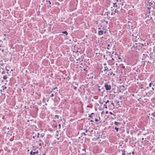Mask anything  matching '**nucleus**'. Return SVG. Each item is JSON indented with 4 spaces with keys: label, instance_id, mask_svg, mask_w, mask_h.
Listing matches in <instances>:
<instances>
[{
    "label": "nucleus",
    "instance_id": "52",
    "mask_svg": "<svg viewBox=\"0 0 155 155\" xmlns=\"http://www.w3.org/2000/svg\"><path fill=\"white\" fill-rule=\"evenodd\" d=\"M118 57V59H120V58H120V57Z\"/></svg>",
    "mask_w": 155,
    "mask_h": 155
},
{
    "label": "nucleus",
    "instance_id": "25",
    "mask_svg": "<svg viewBox=\"0 0 155 155\" xmlns=\"http://www.w3.org/2000/svg\"><path fill=\"white\" fill-rule=\"evenodd\" d=\"M152 84V83L151 82H150V83L149 84V87H151V85Z\"/></svg>",
    "mask_w": 155,
    "mask_h": 155
},
{
    "label": "nucleus",
    "instance_id": "8",
    "mask_svg": "<svg viewBox=\"0 0 155 155\" xmlns=\"http://www.w3.org/2000/svg\"><path fill=\"white\" fill-rule=\"evenodd\" d=\"M7 76L6 75H5L3 76V79H4V80H5L7 78Z\"/></svg>",
    "mask_w": 155,
    "mask_h": 155
},
{
    "label": "nucleus",
    "instance_id": "19",
    "mask_svg": "<svg viewBox=\"0 0 155 155\" xmlns=\"http://www.w3.org/2000/svg\"><path fill=\"white\" fill-rule=\"evenodd\" d=\"M46 1L47 2H48L49 3V4L50 5H51V3L50 1H48V0H46Z\"/></svg>",
    "mask_w": 155,
    "mask_h": 155
},
{
    "label": "nucleus",
    "instance_id": "18",
    "mask_svg": "<svg viewBox=\"0 0 155 155\" xmlns=\"http://www.w3.org/2000/svg\"><path fill=\"white\" fill-rule=\"evenodd\" d=\"M89 118H88V119H89H89H90V118H92V116H91V115H89Z\"/></svg>",
    "mask_w": 155,
    "mask_h": 155
},
{
    "label": "nucleus",
    "instance_id": "48",
    "mask_svg": "<svg viewBox=\"0 0 155 155\" xmlns=\"http://www.w3.org/2000/svg\"><path fill=\"white\" fill-rule=\"evenodd\" d=\"M153 0V2L154 3H155V0Z\"/></svg>",
    "mask_w": 155,
    "mask_h": 155
},
{
    "label": "nucleus",
    "instance_id": "40",
    "mask_svg": "<svg viewBox=\"0 0 155 155\" xmlns=\"http://www.w3.org/2000/svg\"><path fill=\"white\" fill-rule=\"evenodd\" d=\"M82 151H85V149L83 148L82 149Z\"/></svg>",
    "mask_w": 155,
    "mask_h": 155
},
{
    "label": "nucleus",
    "instance_id": "32",
    "mask_svg": "<svg viewBox=\"0 0 155 155\" xmlns=\"http://www.w3.org/2000/svg\"><path fill=\"white\" fill-rule=\"evenodd\" d=\"M45 99H45V97H44L43 98V102H44V101H45Z\"/></svg>",
    "mask_w": 155,
    "mask_h": 155
},
{
    "label": "nucleus",
    "instance_id": "23",
    "mask_svg": "<svg viewBox=\"0 0 155 155\" xmlns=\"http://www.w3.org/2000/svg\"><path fill=\"white\" fill-rule=\"evenodd\" d=\"M33 151L32 150H31V152H30V154L31 155H32V153H33V152H32Z\"/></svg>",
    "mask_w": 155,
    "mask_h": 155
},
{
    "label": "nucleus",
    "instance_id": "44",
    "mask_svg": "<svg viewBox=\"0 0 155 155\" xmlns=\"http://www.w3.org/2000/svg\"><path fill=\"white\" fill-rule=\"evenodd\" d=\"M111 14V15H113V13L112 12H111V14Z\"/></svg>",
    "mask_w": 155,
    "mask_h": 155
},
{
    "label": "nucleus",
    "instance_id": "4",
    "mask_svg": "<svg viewBox=\"0 0 155 155\" xmlns=\"http://www.w3.org/2000/svg\"><path fill=\"white\" fill-rule=\"evenodd\" d=\"M81 65H82L83 66V68L84 71H86V69L87 68V66L86 65L84 66V65H83V64L82 63H81Z\"/></svg>",
    "mask_w": 155,
    "mask_h": 155
},
{
    "label": "nucleus",
    "instance_id": "47",
    "mask_svg": "<svg viewBox=\"0 0 155 155\" xmlns=\"http://www.w3.org/2000/svg\"><path fill=\"white\" fill-rule=\"evenodd\" d=\"M94 114V113H92L90 115H91L92 114Z\"/></svg>",
    "mask_w": 155,
    "mask_h": 155
},
{
    "label": "nucleus",
    "instance_id": "11",
    "mask_svg": "<svg viewBox=\"0 0 155 155\" xmlns=\"http://www.w3.org/2000/svg\"><path fill=\"white\" fill-rule=\"evenodd\" d=\"M115 129L116 130V131L118 132V131L119 129L117 127H115Z\"/></svg>",
    "mask_w": 155,
    "mask_h": 155
},
{
    "label": "nucleus",
    "instance_id": "37",
    "mask_svg": "<svg viewBox=\"0 0 155 155\" xmlns=\"http://www.w3.org/2000/svg\"><path fill=\"white\" fill-rule=\"evenodd\" d=\"M39 133H38V134H37V137H39Z\"/></svg>",
    "mask_w": 155,
    "mask_h": 155
},
{
    "label": "nucleus",
    "instance_id": "46",
    "mask_svg": "<svg viewBox=\"0 0 155 155\" xmlns=\"http://www.w3.org/2000/svg\"><path fill=\"white\" fill-rule=\"evenodd\" d=\"M132 154H134V151L132 152Z\"/></svg>",
    "mask_w": 155,
    "mask_h": 155
},
{
    "label": "nucleus",
    "instance_id": "20",
    "mask_svg": "<svg viewBox=\"0 0 155 155\" xmlns=\"http://www.w3.org/2000/svg\"><path fill=\"white\" fill-rule=\"evenodd\" d=\"M86 151H84V152H83V153H82V155H85L86 154Z\"/></svg>",
    "mask_w": 155,
    "mask_h": 155
},
{
    "label": "nucleus",
    "instance_id": "60",
    "mask_svg": "<svg viewBox=\"0 0 155 155\" xmlns=\"http://www.w3.org/2000/svg\"><path fill=\"white\" fill-rule=\"evenodd\" d=\"M116 65H117V63H116Z\"/></svg>",
    "mask_w": 155,
    "mask_h": 155
},
{
    "label": "nucleus",
    "instance_id": "43",
    "mask_svg": "<svg viewBox=\"0 0 155 155\" xmlns=\"http://www.w3.org/2000/svg\"><path fill=\"white\" fill-rule=\"evenodd\" d=\"M108 112V111H106L105 112V113H106V114H107Z\"/></svg>",
    "mask_w": 155,
    "mask_h": 155
},
{
    "label": "nucleus",
    "instance_id": "33",
    "mask_svg": "<svg viewBox=\"0 0 155 155\" xmlns=\"http://www.w3.org/2000/svg\"><path fill=\"white\" fill-rule=\"evenodd\" d=\"M111 104L113 105L114 107V103L113 102H111Z\"/></svg>",
    "mask_w": 155,
    "mask_h": 155
},
{
    "label": "nucleus",
    "instance_id": "58",
    "mask_svg": "<svg viewBox=\"0 0 155 155\" xmlns=\"http://www.w3.org/2000/svg\"><path fill=\"white\" fill-rule=\"evenodd\" d=\"M114 5L116 4V3H114Z\"/></svg>",
    "mask_w": 155,
    "mask_h": 155
},
{
    "label": "nucleus",
    "instance_id": "53",
    "mask_svg": "<svg viewBox=\"0 0 155 155\" xmlns=\"http://www.w3.org/2000/svg\"><path fill=\"white\" fill-rule=\"evenodd\" d=\"M107 14H110V12H107Z\"/></svg>",
    "mask_w": 155,
    "mask_h": 155
},
{
    "label": "nucleus",
    "instance_id": "26",
    "mask_svg": "<svg viewBox=\"0 0 155 155\" xmlns=\"http://www.w3.org/2000/svg\"><path fill=\"white\" fill-rule=\"evenodd\" d=\"M112 74H113V75L114 76H115V74H114V73H113V72H111V73H110V75H112Z\"/></svg>",
    "mask_w": 155,
    "mask_h": 155
},
{
    "label": "nucleus",
    "instance_id": "10",
    "mask_svg": "<svg viewBox=\"0 0 155 155\" xmlns=\"http://www.w3.org/2000/svg\"><path fill=\"white\" fill-rule=\"evenodd\" d=\"M135 37L136 38L139 39V37H140V36L138 35H136L135 36Z\"/></svg>",
    "mask_w": 155,
    "mask_h": 155
},
{
    "label": "nucleus",
    "instance_id": "34",
    "mask_svg": "<svg viewBox=\"0 0 155 155\" xmlns=\"http://www.w3.org/2000/svg\"><path fill=\"white\" fill-rule=\"evenodd\" d=\"M120 5H121V6H123V2H120Z\"/></svg>",
    "mask_w": 155,
    "mask_h": 155
},
{
    "label": "nucleus",
    "instance_id": "55",
    "mask_svg": "<svg viewBox=\"0 0 155 155\" xmlns=\"http://www.w3.org/2000/svg\"><path fill=\"white\" fill-rule=\"evenodd\" d=\"M134 34H132V36H134Z\"/></svg>",
    "mask_w": 155,
    "mask_h": 155
},
{
    "label": "nucleus",
    "instance_id": "63",
    "mask_svg": "<svg viewBox=\"0 0 155 155\" xmlns=\"http://www.w3.org/2000/svg\"><path fill=\"white\" fill-rule=\"evenodd\" d=\"M106 33V31H105L104 32V33Z\"/></svg>",
    "mask_w": 155,
    "mask_h": 155
},
{
    "label": "nucleus",
    "instance_id": "45",
    "mask_svg": "<svg viewBox=\"0 0 155 155\" xmlns=\"http://www.w3.org/2000/svg\"><path fill=\"white\" fill-rule=\"evenodd\" d=\"M111 60H114V59L113 58H111Z\"/></svg>",
    "mask_w": 155,
    "mask_h": 155
},
{
    "label": "nucleus",
    "instance_id": "15",
    "mask_svg": "<svg viewBox=\"0 0 155 155\" xmlns=\"http://www.w3.org/2000/svg\"><path fill=\"white\" fill-rule=\"evenodd\" d=\"M2 87H3V90L4 89H6L7 88V87L5 86V85L3 86Z\"/></svg>",
    "mask_w": 155,
    "mask_h": 155
},
{
    "label": "nucleus",
    "instance_id": "16",
    "mask_svg": "<svg viewBox=\"0 0 155 155\" xmlns=\"http://www.w3.org/2000/svg\"><path fill=\"white\" fill-rule=\"evenodd\" d=\"M57 87H54V88H52L51 89L52 91H53V90H54L55 89H57Z\"/></svg>",
    "mask_w": 155,
    "mask_h": 155
},
{
    "label": "nucleus",
    "instance_id": "49",
    "mask_svg": "<svg viewBox=\"0 0 155 155\" xmlns=\"http://www.w3.org/2000/svg\"><path fill=\"white\" fill-rule=\"evenodd\" d=\"M152 89L153 90H154V88L153 87H152Z\"/></svg>",
    "mask_w": 155,
    "mask_h": 155
},
{
    "label": "nucleus",
    "instance_id": "7",
    "mask_svg": "<svg viewBox=\"0 0 155 155\" xmlns=\"http://www.w3.org/2000/svg\"><path fill=\"white\" fill-rule=\"evenodd\" d=\"M62 33L64 34H65L66 35H68V33L67 31H64L62 32Z\"/></svg>",
    "mask_w": 155,
    "mask_h": 155
},
{
    "label": "nucleus",
    "instance_id": "57",
    "mask_svg": "<svg viewBox=\"0 0 155 155\" xmlns=\"http://www.w3.org/2000/svg\"><path fill=\"white\" fill-rule=\"evenodd\" d=\"M98 29L99 30H100V28H98Z\"/></svg>",
    "mask_w": 155,
    "mask_h": 155
},
{
    "label": "nucleus",
    "instance_id": "3",
    "mask_svg": "<svg viewBox=\"0 0 155 155\" xmlns=\"http://www.w3.org/2000/svg\"><path fill=\"white\" fill-rule=\"evenodd\" d=\"M104 32V31L102 30H99L98 32V34L99 35H102Z\"/></svg>",
    "mask_w": 155,
    "mask_h": 155
},
{
    "label": "nucleus",
    "instance_id": "6",
    "mask_svg": "<svg viewBox=\"0 0 155 155\" xmlns=\"http://www.w3.org/2000/svg\"><path fill=\"white\" fill-rule=\"evenodd\" d=\"M120 124V122H116V121H114V124L117 126L118 125Z\"/></svg>",
    "mask_w": 155,
    "mask_h": 155
},
{
    "label": "nucleus",
    "instance_id": "41",
    "mask_svg": "<svg viewBox=\"0 0 155 155\" xmlns=\"http://www.w3.org/2000/svg\"><path fill=\"white\" fill-rule=\"evenodd\" d=\"M2 40H3V41H5V38H3V39H2Z\"/></svg>",
    "mask_w": 155,
    "mask_h": 155
},
{
    "label": "nucleus",
    "instance_id": "56",
    "mask_svg": "<svg viewBox=\"0 0 155 155\" xmlns=\"http://www.w3.org/2000/svg\"><path fill=\"white\" fill-rule=\"evenodd\" d=\"M100 103L101 104H102V103H101L100 102Z\"/></svg>",
    "mask_w": 155,
    "mask_h": 155
},
{
    "label": "nucleus",
    "instance_id": "13",
    "mask_svg": "<svg viewBox=\"0 0 155 155\" xmlns=\"http://www.w3.org/2000/svg\"><path fill=\"white\" fill-rule=\"evenodd\" d=\"M110 113L111 115H112L114 116H116V115L115 114H114V113H112V112H110Z\"/></svg>",
    "mask_w": 155,
    "mask_h": 155
},
{
    "label": "nucleus",
    "instance_id": "29",
    "mask_svg": "<svg viewBox=\"0 0 155 155\" xmlns=\"http://www.w3.org/2000/svg\"><path fill=\"white\" fill-rule=\"evenodd\" d=\"M82 134H83L84 136H86V134L84 132L82 133Z\"/></svg>",
    "mask_w": 155,
    "mask_h": 155
},
{
    "label": "nucleus",
    "instance_id": "14",
    "mask_svg": "<svg viewBox=\"0 0 155 155\" xmlns=\"http://www.w3.org/2000/svg\"><path fill=\"white\" fill-rule=\"evenodd\" d=\"M110 45L109 44H108L107 45V48L108 49V50H109V47H110Z\"/></svg>",
    "mask_w": 155,
    "mask_h": 155
},
{
    "label": "nucleus",
    "instance_id": "12",
    "mask_svg": "<svg viewBox=\"0 0 155 155\" xmlns=\"http://www.w3.org/2000/svg\"><path fill=\"white\" fill-rule=\"evenodd\" d=\"M108 69V68L107 66L104 67V71H107Z\"/></svg>",
    "mask_w": 155,
    "mask_h": 155
},
{
    "label": "nucleus",
    "instance_id": "39",
    "mask_svg": "<svg viewBox=\"0 0 155 155\" xmlns=\"http://www.w3.org/2000/svg\"><path fill=\"white\" fill-rule=\"evenodd\" d=\"M125 68V66H123L122 67V68L124 69Z\"/></svg>",
    "mask_w": 155,
    "mask_h": 155
},
{
    "label": "nucleus",
    "instance_id": "27",
    "mask_svg": "<svg viewBox=\"0 0 155 155\" xmlns=\"http://www.w3.org/2000/svg\"><path fill=\"white\" fill-rule=\"evenodd\" d=\"M118 11H117L116 10V9H115L114 11V14H115V13H116L117 12H118Z\"/></svg>",
    "mask_w": 155,
    "mask_h": 155
},
{
    "label": "nucleus",
    "instance_id": "59",
    "mask_svg": "<svg viewBox=\"0 0 155 155\" xmlns=\"http://www.w3.org/2000/svg\"><path fill=\"white\" fill-rule=\"evenodd\" d=\"M100 90H100V89H98V90H99V91H100Z\"/></svg>",
    "mask_w": 155,
    "mask_h": 155
},
{
    "label": "nucleus",
    "instance_id": "24",
    "mask_svg": "<svg viewBox=\"0 0 155 155\" xmlns=\"http://www.w3.org/2000/svg\"><path fill=\"white\" fill-rule=\"evenodd\" d=\"M5 72L4 71H3L2 72V74H5Z\"/></svg>",
    "mask_w": 155,
    "mask_h": 155
},
{
    "label": "nucleus",
    "instance_id": "42",
    "mask_svg": "<svg viewBox=\"0 0 155 155\" xmlns=\"http://www.w3.org/2000/svg\"><path fill=\"white\" fill-rule=\"evenodd\" d=\"M90 122H94V120H90Z\"/></svg>",
    "mask_w": 155,
    "mask_h": 155
},
{
    "label": "nucleus",
    "instance_id": "51",
    "mask_svg": "<svg viewBox=\"0 0 155 155\" xmlns=\"http://www.w3.org/2000/svg\"><path fill=\"white\" fill-rule=\"evenodd\" d=\"M6 70H7V71H9V70L8 69H7V68H6Z\"/></svg>",
    "mask_w": 155,
    "mask_h": 155
},
{
    "label": "nucleus",
    "instance_id": "31",
    "mask_svg": "<svg viewBox=\"0 0 155 155\" xmlns=\"http://www.w3.org/2000/svg\"><path fill=\"white\" fill-rule=\"evenodd\" d=\"M84 130H85V132L86 133H87V132L88 130H87V129H84Z\"/></svg>",
    "mask_w": 155,
    "mask_h": 155
},
{
    "label": "nucleus",
    "instance_id": "54",
    "mask_svg": "<svg viewBox=\"0 0 155 155\" xmlns=\"http://www.w3.org/2000/svg\"><path fill=\"white\" fill-rule=\"evenodd\" d=\"M0 41L2 42H3V41H2V40H0Z\"/></svg>",
    "mask_w": 155,
    "mask_h": 155
},
{
    "label": "nucleus",
    "instance_id": "2",
    "mask_svg": "<svg viewBox=\"0 0 155 155\" xmlns=\"http://www.w3.org/2000/svg\"><path fill=\"white\" fill-rule=\"evenodd\" d=\"M119 152L122 155H126L125 151L123 150H119Z\"/></svg>",
    "mask_w": 155,
    "mask_h": 155
},
{
    "label": "nucleus",
    "instance_id": "17",
    "mask_svg": "<svg viewBox=\"0 0 155 155\" xmlns=\"http://www.w3.org/2000/svg\"><path fill=\"white\" fill-rule=\"evenodd\" d=\"M34 152L36 154V155H38V151L37 150L36 151Z\"/></svg>",
    "mask_w": 155,
    "mask_h": 155
},
{
    "label": "nucleus",
    "instance_id": "62",
    "mask_svg": "<svg viewBox=\"0 0 155 155\" xmlns=\"http://www.w3.org/2000/svg\"><path fill=\"white\" fill-rule=\"evenodd\" d=\"M4 36H6V34H4Z\"/></svg>",
    "mask_w": 155,
    "mask_h": 155
},
{
    "label": "nucleus",
    "instance_id": "1",
    "mask_svg": "<svg viewBox=\"0 0 155 155\" xmlns=\"http://www.w3.org/2000/svg\"><path fill=\"white\" fill-rule=\"evenodd\" d=\"M104 87L106 90H109L111 89V86L110 85H108L106 83L104 84Z\"/></svg>",
    "mask_w": 155,
    "mask_h": 155
},
{
    "label": "nucleus",
    "instance_id": "61",
    "mask_svg": "<svg viewBox=\"0 0 155 155\" xmlns=\"http://www.w3.org/2000/svg\"><path fill=\"white\" fill-rule=\"evenodd\" d=\"M89 107V105H87V107Z\"/></svg>",
    "mask_w": 155,
    "mask_h": 155
},
{
    "label": "nucleus",
    "instance_id": "38",
    "mask_svg": "<svg viewBox=\"0 0 155 155\" xmlns=\"http://www.w3.org/2000/svg\"><path fill=\"white\" fill-rule=\"evenodd\" d=\"M98 120L97 119V118H95V121L97 122V121H98Z\"/></svg>",
    "mask_w": 155,
    "mask_h": 155
},
{
    "label": "nucleus",
    "instance_id": "64",
    "mask_svg": "<svg viewBox=\"0 0 155 155\" xmlns=\"http://www.w3.org/2000/svg\"><path fill=\"white\" fill-rule=\"evenodd\" d=\"M29 120H27V121H28V122H29Z\"/></svg>",
    "mask_w": 155,
    "mask_h": 155
},
{
    "label": "nucleus",
    "instance_id": "50",
    "mask_svg": "<svg viewBox=\"0 0 155 155\" xmlns=\"http://www.w3.org/2000/svg\"><path fill=\"white\" fill-rule=\"evenodd\" d=\"M144 140V138H142V140Z\"/></svg>",
    "mask_w": 155,
    "mask_h": 155
},
{
    "label": "nucleus",
    "instance_id": "36",
    "mask_svg": "<svg viewBox=\"0 0 155 155\" xmlns=\"http://www.w3.org/2000/svg\"><path fill=\"white\" fill-rule=\"evenodd\" d=\"M109 102V101L107 100V101L105 102V104H107V103Z\"/></svg>",
    "mask_w": 155,
    "mask_h": 155
},
{
    "label": "nucleus",
    "instance_id": "35",
    "mask_svg": "<svg viewBox=\"0 0 155 155\" xmlns=\"http://www.w3.org/2000/svg\"><path fill=\"white\" fill-rule=\"evenodd\" d=\"M77 88V87H76L74 86V89L75 90H76Z\"/></svg>",
    "mask_w": 155,
    "mask_h": 155
},
{
    "label": "nucleus",
    "instance_id": "9",
    "mask_svg": "<svg viewBox=\"0 0 155 155\" xmlns=\"http://www.w3.org/2000/svg\"><path fill=\"white\" fill-rule=\"evenodd\" d=\"M106 104L105 103V104H104V105H103V107L104 108H107V107L106 105Z\"/></svg>",
    "mask_w": 155,
    "mask_h": 155
},
{
    "label": "nucleus",
    "instance_id": "28",
    "mask_svg": "<svg viewBox=\"0 0 155 155\" xmlns=\"http://www.w3.org/2000/svg\"><path fill=\"white\" fill-rule=\"evenodd\" d=\"M54 94H51V95L50 97H53V96H54Z\"/></svg>",
    "mask_w": 155,
    "mask_h": 155
},
{
    "label": "nucleus",
    "instance_id": "30",
    "mask_svg": "<svg viewBox=\"0 0 155 155\" xmlns=\"http://www.w3.org/2000/svg\"><path fill=\"white\" fill-rule=\"evenodd\" d=\"M32 155H36L35 153L34 152H33Z\"/></svg>",
    "mask_w": 155,
    "mask_h": 155
},
{
    "label": "nucleus",
    "instance_id": "21",
    "mask_svg": "<svg viewBox=\"0 0 155 155\" xmlns=\"http://www.w3.org/2000/svg\"><path fill=\"white\" fill-rule=\"evenodd\" d=\"M55 117L57 118L58 119L59 116L58 115H55Z\"/></svg>",
    "mask_w": 155,
    "mask_h": 155
},
{
    "label": "nucleus",
    "instance_id": "22",
    "mask_svg": "<svg viewBox=\"0 0 155 155\" xmlns=\"http://www.w3.org/2000/svg\"><path fill=\"white\" fill-rule=\"evenodd\" d=\"M58 128L59 129H60L61 128V124H59L58 125Z\"/></svg>",
    "mask_w": 155,
    "mask_h": 155
},
{
    "label": "nucleus",
    "instance_id": "5",
    "mask_svg": "<svg viewBox=\"0 0 155 155\" xmlns=\"http://www.w3.org/2000/svg\"><path fill=\"white\" fill-rule=\"evenodd\" d=\"M147 47V45H146V44L144 43V44H142V48H144V47Z\"/></svg>",
    "mask_w": 155,
    "mask_h": 155
}]
</instances>
